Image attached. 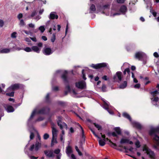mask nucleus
<instances>
[{
	"label": "nucleus",
	"mask_w": 159,
	"mask_h": 159,
	"mask_svg": "<svg viewBox=\"0 0 159 159\" xmlns=\"http://www.w3.org/2000/svg\"><path fill=\"white\" fill-rule=\"evenodd\" d=\"M159 134V126L156 128H151L149 131V135L153 137V139L156 141L159 140V136L158 134Z\"/></svg>",
	"instance_id": "1"
},
{
	"label": "nucleus",
	"mask_w": 159,
	"mask_h": 159,
	"mask_svg": "<svg viewBox=\"0 0 159 159\" xmlns=\"http://www.w3.org/2000/svg\"><path fill=\"white\" fill-rule=\"evenodd\" d=\"M41 137L39 134H37V139L35 145L32 144L30 146L29 150L33 151L34 149L36 152H37L41 147Z\"/></svg>",
	"instance_id": "2"
},
{
	"label": "nucleus",
	"mask_w": 159,
	"mask_h": 159,
	"mask_svg": "<svg viewBox=\"0 0 159 159\" xmlns=\"http://www.w3.org/2000/svg\"><path fill=\"white\" fill-rule=\"evenodd\" d=\"M52 137L51 141V145L52 146L54 145V143H57V142L56 139L57 130L55 128L53 127H52Z\"/></svg>",
	"instance_id": "3"
},
{
	"label": "nucleus",
	"mask_w": 159,
	"mask_h": 159,
	"mask_svg": "<svg viewBox=\"0 0 159 159\" xmlns=\"http://www.w3.org/2000/svg\"><path fill=\"white\" fill-rule=\"evenodd\" d=\"M107 64L106 63H102L97 64H92L91 67L95 69H98L101 68H104L107 66Z\"/></svg>",
	"instance_id": "4"
},
{
	"label": "nucleus",
	"mask_w": 159,
	"mask_h": 159,
	"mask_svg": "<svg viewBox=\"0 0 159 159\" xmlns=\"http://www.w3.org/2000/svg\"><path fill=\"white\" fill-rule=\"evenodd\" d=\"M21 85V84H15L11 85L7 89V92H10L11 90H12L14 91L19 89Z\"/></svg>",
	"instance_id": "5"
},
{
	"label": "nucleus",
	"mask_w": 159,
	"mask_h": 159,
	"mask_svg": "<svg viewBox=\"0 0 159 159\" xmlns=\"http://www.w3.org/2000/svg\"><path fill=\"white\" fill-rule=\"evenodd\" d=\"M75 85L76 87L81 89H84L86 87L85 82L83 80L77 82H76L75 83Z\"/></svg>",
	"instance_id": "6"
},
{
	"label": "nucleus",
	"mask_w": 159,
	"mask_h": 159,
	"mask_svg": "<svg viewBox=\"0 0 159 159\" xmlns=\"http://www.w3.org/2000/svg\"><path fill=\"white\" fill-rule=\"evenodd\" d=\"M68 72L67 71L65 70L61 76V78L63 81L66 83H69V81L67 77Z\"/></svg>",
	"instance_id": "7"
},
{
	"label": "nucleus",
	"mask_w": 159,
	"mask_h": 159,
	"mask_svg": "<svg viewBox=\"0 0 159 159\" xmlns=\"http://www.w3.org/2000/svg\"><path fill=\"white\" fill-rule=\"evenodd\" d=\"M48 112L50 111V108L47 107H44L37 111V114H45L46 113V111Z\"/></svg>",
	"instance_id": "8"
},
{
	"label": "nucleus",
	"mask_w": 159,
	"mask_h": 159,
	"mask_svg": "<svg viewBox=\"0 0 159 159\" xmlns=\"http://www.w3.org/2000/svg\"><path fill=\"white\" fill-rule=\"evenodd\" d=\"M78 125L80 127L82 131V137L80 140V142L81 146L84 143L85 141V136H84V129L78 123Z\"/></svg>",
	"instance_id": "9"
},
{
	"label": "nucleus",
	"mask_w": 159,
	"mask_h": 159,
	"mask_svg": "<svg viewBox=\"0 0 159 159\" xmlns=\"http://www.w3.org/2000/svg\"><path fill=\"white\" fill-rule=\"evenodd\" d=\"M122 72L121 71H117L116 72V75H114L113 77V79L115 81H116L117 79L116 77L118 78L119 82L122 80Z\"/></svg>",
	"instance_id": "10"
},
{
	"label": "nucleus",
	"mask_w": 159,
	"mask_h": 159,
	"mask_svg": "<svg viewBox=\"0 0 159 159\" xmlns=\"http://www.w3.org/2000/svg\"><path fill=\"white\" fill-rule=\"evenodd\" d=\"M43 53L46 55H49L53 53V51L50 48H46L43 50Z\"/></svg>",
	"instance_id": "11"
},
{
	"label": "nucleus",
	"mask_w": 159,
	"mask_h": 159,
	"mask_svg": "<svg viewBox=\"0 0 159 159\" xmlns=\"http://www.w3.org/2000/svg\"><path fill=\"white\" fill-rule=\"evenodd\" d=\"M61 120H59L57 121V124L58 126L60 127V129H62L63 127H64L66 129H68V126L67 124L65 122L62 123L61 124Z\"/></svg>",
	"instance_id": "12"
},
{
	"label": "nucleus",
	"mask_w": 159,
	"mask_h": 159,
	"mask_svg": "<svg viewBox=\"0 0 159 159\" xmlns=\"http://www.w3.org/2000/svg\"><path fill=\"white\" fill-rule=\"evenodd\" d=\"M44 154L48 157H54L53 152L52 150H47L44 151Z\"/></svg>",
	"instance_id": "13"
},
{
	"label": "nucleus",
	"mask_w": 159,
	"mask_h": 159,
	"mask_svg": "<svg viewBox=\"0 0 159 159\" xmlns=\"http://www.w3.org/2000/svg\"><path fill=\"white\" fill-rule=\"evenodd\" d=\"M73 151L70 145H68L67 146L66 150V152L67 156L69 157L70 156V154Z\"/></svg>",
	"instance_id": "14"
},
{
	"label": "nucleus",
	"mask_w": 159,
	"mask_h": 159,
	"mask_svg": "<svg viewBox=\"0 0 159 159\" xmlns=\"http://www.w3.org/2000/svg\"><path fill=\"white\" fill-rule=\"evenodd\" d=\"M56 13L54 12H51L49 15V18L50 19L53 20L55 19H57L58 18V16L56 14Z\"/></svg>",
	"instance_id": "15"
},
{
	"label": "nucleus",
	"mask_w": 159,
	"mask_h": 159,
	"mask_svg": "<svg viewBox=\"0 0 159 159\" xmlns=\"http://www.w3.org/2000/svg\"><path fill=\"white\" fill-rule=\"evenodd\" d=\"M147 155H148L149 157L152 159H155V155L153 151H152L151 149L147 153Z\"/></svg>",
	"instance_id": "16"
},
{
	"label": "nucleus",
	"mask_w": 159,
	"mask_h": 159,
	"mask_svg": "<svg viewBox=\"0 0 159 159\" xmlns=\"http://www.w3.org/2000/svg\"><path fill=\"white\" fill-rule=\"evenodd\" d=\"M134 57L136 59L140 60L143 58V54L141 52H139L135 53Z\"/></svg>",
	"instance_id": "17"
},
{
	"label": "nucleus",
	"mask_w": 159,
	"mask_h": 159,
	"mask_svg": "<svg viewBox=\"0 0 159 159\" xmlns=\"http://www.w3.org/2000/svg\"><path fill=\"white\" fill-rule=\"evenodd\" d=\"M127 8L126 6L123 5L121 6L119 10L123 14H125L127 11Z\"/></svg>",
	"instance_id": "18"
},
{
	"label": "nucleus",
	"mask_w": 159,
	"mask_h": 159,
	"mask_svg": "<svg viewBox=\"0 0 159 159\" xmlns=\"http://www.w3.org/2000/svg\"><path fill=\"white\" fill-rule=\"evenodd\" d=\"M152 103L155 106H157V104L156 103L159 100V98L158 97H153L152 98H151Z\"/></svg>",
	"instance_id": "19"
},
{
	"label": "nucleus",
	"mask_w": 159,
	"mask_h": 159,
	"mask_svg": "<svg viewBox=\"0 0 159 159\" xmlns=\"http://www.w3.org/2000/svg\"><path fill=\"white\" fill-rule=\"evenodd\" d=\"M133 126L136 128L141 129H142V126L140 124L137 122H134L133 123Z\"/></svg>",
	"instance_id": "20"
},
{
	"label": "nucleus",
	"mask_w": 159,
	"mask_h": 159,
	"mask_svg": "<svg viewBox=\"0 0 159 159\" xmlns=\"http://www.w3.org/2000/svg\"><path fill=\"white\" fill-rule=\"evenodd\" d=\"M113 130L115 131L117 136L118 135H120L121 134V131L120 127H115L113 129Z\"/></svg>",
	"instance_id": "21"
},
{
	"label": "nucleus",
	"mask_w": 159,
	"mask_h": 159,
	"mask_svg": "<svg viewBox=\"0 0 159 159\" xmlns=\"http://www.w3.org/2000/svg\"><path fill=\"white\" fill-rule=\"evenodd\" d=\"M7 111L8 112H13L14 109L11 106L8 105L7 107Z\"/></svg>",
	"instance_id": "22"
},
{
	"label": "nucleus",
	"mask_w": 159,
	"mask_h": 159,
	"mask_svg": "<svg viewBox=\"0 0 159 159\" xmlns=\"http://www.w3.org/2000/svg\"><path fill=\"white\" fill-rule=\"evenodd\" d=\"M32 50L34 52L37 53H39L40 49L37 46H33L31 48Z\"/></svg>",
	"instance_id": "23"
},
{
	"label": "nucleus",
	"mask_w": 159,
	"mask_h": 159,
	"mask_svg": "<svg viewBox=\"0 0 159 159\" xmlns=\"http://www.w3.org/2000/svg\"><path fill=\"white\" fill-rule=\"evenodd\" d=\"M123 116L128 119L130 121H131V118L130 116L126 112H123L122 114Z\"/></svg>",
	"instance_id": "24"
},
{
	"label": "nucleus",
	"mask_w": 159,
	"mask_h": 159,
	"mask_svg": "<svg viewBox=\"0 0 159 159\" xmlns=\"http://www.w3.org/2000/svg\"><path fill=\"white\" fill-rule=\"evenodd\" d=\"M127 86V82L126 81H124L123 83L121 84L119 86V88L121 89H124Z\"/></svg>",
	"instance_id": "25"
},
{
	"label": "nucleus",
	"mask_w": 159,
	"mask_h": 159,
	"mask_svg": "<svg viewBox=\"0 0 159 159\" xmlns=\"http://www.w3.org/2000/svg\"><path fill=\"white\" fill-rule=\"evenodd\" d=\"M10 52V50L8 48H4L0 49V53H8Z\"/></svg>",
	"instance_id": "26"
},
{
	"label": "nucleus",
	"mask_w": 159,
	"mask_h": 159,
	"mask_svg": "<svg viewBox=\"0 0 159 159\" xmlns=\"http://www.w3.org/2000/svg\"><path fill=\"white\" fill-rule=\"evenodd\" d=\"M107 134L108 136H110L111 135L113 137H116L117 138L118 137L117 134H116V132H108L107 133Z\"/></svg>",
	"instance_id": "27"
},
{
	"label": "nucleus",
	"mask_w": 159,
	"mask_h": 159,
	"mask_svg": "<svg viewBox=\"0 0 159 159\" xmlns=\"http://www.w3.org/2000/svg\"><path fill=\"white\" fill-rule=\"evenodd\" d=\"M129 139H125L122 138L120 141V143L121 144L128 143Z\"/></svg>",
	"instance_id": "28"
},
{
	"label": "nucleus",
	"mask_w": 159,
	"mask_h": 159,
	"mask_svg": "<svg viewBox=\"0 0 159 159\" xmlns=\"http://www.w3.org/2000/svg\"><path fill=\"white\" fill-rule=\"evenodd\" d=\"M105 142L106 141L102 140L101 138L99 139L98 141L99 144L101 146H103L105 145L106 144Z\"/></svg>",
	"instance_id": "29"
},
{
	"label": "nucleus",
	"mask_w": 159,
	"mask_h": 159,
	"mask_svg": "<svg viewBox=\"0 0 159 159\" xmlns=\"http://www.w3.org/2000/svg\"><path fill=\"white\" fill-rule=\"evenodd\" d=\"M150 149L148 148L147 146L145 144L143 145V151H145L146 152V153L148 152L149 150Z\"/></svg>",
	"instance_id": "30"
},
{
	"label": "nucleus",
	"mask_w": 159,
	"mask_h": 159,
	"mask_svg": "<svg viewBox=\"0 0 159 159\" xmlns=\"http://www.w3.org/2000/svg\"><path fill=\"white\" fill-rule=\"evenodd\" d=\"M93 124L95 127L97 128L98 130H100L102 129V127L100 125L97 124L96 123H94Z\"/></svg>",
	"instance_id": "31"
},
{
	"label": "nucleus",
	"mask_w": 159,
	"mask_h": 159,
	"mask_svg": "<svg viewBox=\"0 0 159 159\" xmlns=\"http://www.w3.org/2000/svg\"><path fill=\"white\" fill-rule=\"evenodd\" d=\"M57 103L58 105L62 106H64L66 105L65 102L62 101H58L57 102Z\"/></svg>",
	"instance_id": "32"
},
{
	"label": "nucleus",
	"mask_w": 159,
	"mask_h": 159,
	"mask_svg": "<svg viewBox=\"0 0 159 159\" xmlns=\"http://www.w3.org/2000/svg\"><path fill=\"white\" fill-rule=\"evenodd\" d=\"M14 92L13 91L10 93H7L6 94V96H9V97H13L14 96Z\"/></svg>",
	"instance_id": "33"
},
{
	"label": "nucleus",
	"mask_w": 159,
	"mask_h": 159,
	"mask_svg": "<svg viewBox=\"0 0 159 159\" xmlns=\"http://www.w3.org/2000/svg\"><path fill=\"white\" fill-rule=\"evenodd\" d=\"M90 10L91 11L94 12L96 11L95 7L94 5L92 4L90 7Z\"/></svg>",
	"instance_id": "34"
},
{
	"label": "nucleus",
	"mask_w": 159,
	"mask_h": 159,
	"mask_svg": "<svg viewBox=\"0 0 159 159\" xmlns=\"http://www.w3.org/2000/svg\"><path fill=\"white\" fill-rule=\"evenodd\" d=\"M158 93L159 92L157 90H155L153 92H152L151 93V94L152 95V96L153 97H155L156 95V94H158Z\"/></svg>",
	"instance_id": "35"
},
{
	"label": "nucleus",
	"mask_w": 159,
	"mask_h": 159,
	"mask_svg": "<svg viewBox=\"0 0 159 159\" xmlns=\"http://www.w3.org/2000/svg\"><path fill=\"white\" fill-rule=\"evenodd\" d=\"M127 73V74H129L130 73V70L129 68H127L125 69L124 71H123V74L124 75L126 74V73Z\"/></svg>",
	"instance_id": "36"
},
{
	"label": "nucleus",
	"mask_w": 159,
	"mask_h": 159,
	"mask_svg": "<svg viewBox=\"0 0 159 159\" xmlns=\"http://www.w3.org/2000/svg\"><path fill=\"white\" fill-rule=\"evenodd\" d=\"M46 102L47 103H49L50 102L49 100V94L48 93L45 98Z\"/></svg>",
	"instance_id": "37"
},
{
	"label": "nucleus",
	"mask_w": 159,
	"mask_h": 159,
	"mask_svg": "<svg viewBox=\"0 0 159 159\" xmlns=\"http://www.w3.org/2000/svg\"><path fill=\"white\" fill-rule=\"evenodd\" d=\"M90 130H91V131L92 132V133H93V134L95 136V137H96L97 138H98L99 139H100V137H99V136H98V135L94 131V130H93L92 129H91Z\"/></svg>",
	"instance_id": "38"
},
{
	"label": "nucleus",
	"mask_w": 159,
	"mask_h": 159,
	"mask_svg": "<svg viewBox=\"0 0 159 159\" xmlns=\"http://www.w3.org/2000/svg\"><path fill=\"white\" fill-rule=\"evenodd\" d=\"M75 149L76 151L78 152L79 155L80 156H82V152L79 150L78 147L77 146H75Z\"/></svg>",
	"instance_id": "39"
},
{
	"label": "nucleus",
	"mask_w": 159,
	"mask_h": 159,
	"mask_svg": "<svg viewBox=\"0 0 159 159\" xmlns=\"http://www.w3.org/2000/svg\"><path fill=\"white\" fill-rule=\"evenodd\" d=\"M106 87L105 84H103L102 86L101 89L103 92H105L106 90Z\"/></svg>",
	"instance_id": "40"
},
{
	"label": "nucleus",
	"mask_w": 159,
	"mask_h": 159,
	"mask_svg": "<svg viewBox=\"0 0 159 159\" xmlns=\"http://www.w3.org/2000/svg\"><path fill=\"white\" fill-rule=\"evenodd\" d=\"M109 142L110 143L109 144L111 147L114 148V147L117 146V145L116 143H113L111 140H109Z\"/></svg>",
	"instance_id": "41"
},
{
	"label": "nucleus",
	"mask_w": 159,
	"mask_h": 159,
	"mask_svg": "<svg viewBox=\"0 0 159 159\" xmlns=\"http://www.w3.org/2000/svg\"><path fill=\"white\" fill-rule=\"evenodd\" d=\"M24 50L26 52H29L32 51V49L30 47H27L24 49Z\"/></svg>",
	"instance_id": "42"
},
{
	"label": "nucleus",
	"mask_w": 159,
	"mask_h": 159,
	"mask_svg": "<svg viewBox=\"0 0 159 159\" xmlns=\"http://www.w3.org/2000/svg\"><path fill=\"white\" fill-rule=\"evenodd\" d=\"M135 145L137 148H139L140 147V143L138 140L136 141Z\"/></svg>",
	"instance_id": "43"
},
{
	"label": "nucleus",
	"mask_w": 159,
	"mask_h": 159,
	"mask_svg": "<svg viewBox=\"0 0 159 159\" xmlns=\"http://www.w3.org/2000/svg\"><path fill=\"white\" fill-rule=\"evenodd\" d=\"M36 113H37V111L35 110L34 111L30 116V119H31L33 118Z\"/></svg>",
	"instance_id": "44"
},
{
	"label": "nucleus",
	"mask_w": 159,
	"mask_h": 159,
	"mask_svg": "<svg viewBox=\"0 0 159 159\" xmlns=\"http://www.w3.org/2000/svg\"><path fill=\"white\" fill-rule=\"evenodd\" d=\"M39 29L42 33H43L45 30V28L43 26H41L39 28Z\"/></svg>",
	"instance_id": "45"
},
{
	"label": "nucleus",
	"mask_w": 159,
	"mask_h": 159,
	"mask_svg": "<svg viewBox=\"0 0 159 159\" xmlns=\"http://www.w3.org/2000/svg\"><path fill=\"white\" fill-rule=\"evenodd\" d=\"M84 69H83L82 71V78L84 80H85L86 79V78L85 76V75L84 73Z\"/></svg>",
	"instance_id": "46"
},
{
	"label": "nucleus",
	"mask_w": 159,
	"mask_h": 159,
	"mask_svg": "<svg viewBox=\"0 0 159 159\" xmlns=\"http://www.w3.org/2000/svg\"><path fill=\"white\" fill-rule=\"evenodd\" d=\"M56 39V36L54 34L52 35V36L51 38V41L52 42H54Z\"/></svg>",
	"instance_id": "47"
},
{
	"label": "nucleus",
	"mask_w": 159,
	"mask_h": 159,
	"mask_svg": "<svg viewBox=\"0 0 159 159\" xmlns=\"http://www.w3.org/2000/svg\"><path fill=\"white\" fill-rule=\"evenodd\" d=\"M65 89L68 91H70L71 89L70 85L69 84L66 85L65 87Z\"/></svg>",
	"instance_id": "48"
},
{
	"label": "nucleus",
	"mask_w": 159,
	"mask_h": 159,
	"mask_svg": "<svg viewBox=\"0 0 159 159\" xmlns=\"http://www.w3.org/2000/svg\"><path fill=\"white\" fill-rule=\"evenodd\" d=\"M49 137V135L47 133H45L43 135V139H47Z\"/></svg>",
	"instance_id": "49"
},
{
	"label": "nucleus",
	"mask_w": 159,
	"mask_h": 159,
	"mask_svg": "<svg viewBox=\"0 0 159 159\" xmlns=\"http://www.w3.org/2000/svg\"><path fill=\"white\" fill-rule=\"evenodd\" d=\"M34 137V134L33 132H31L30 135V140L33 139Z\"/></svg>",
	"instance_id": "50"
},
{
	"label": "nucleus",
	"mask_w": 159,
	"mask_h": 159,
	"mask_svg": "<svg viewBox=\"0 0 159 159\" xmlns=\"http://www.w3.org/2000/svg\"><path fill=\"white\" fill-rule=\"evenodd\" d=\"M106 110L107 111L111 114H114L113 112V111L111 109H109V108H106Z\"/></svg>",
	"instance_id": "51"
},
{
	"label": "nucleus",
	"mask_w": 159,
	"mask_h": 159,
	"mask_svg": "<svg viewBox=\"0 0 159 159\" xmlns=\"http://www.w3.org/2000/svg\"><path fill=\"white\" fill-rule=\"evenodd\" d=\"M140 87V84H137L134 85V88L135 89H139Z\"/></svg>",
	"instance_id": "52"
},
{
	"label": "nucleus",
	"mask_w": 159,
	"mask_h": 159,
	"mask_svg": "<svg viewBox=\"0 0 159 159\" xmlns=\"http://www.w3.org/2000/svg\"><path fill=\"white\" fill-rule=\"evenodd\" d=\"M16 32H14L12 33L11 34V37L12 38H16Z\"/></svg>",
	"instance_id": "53"
},
{
	"label": "nucleus",
	"mask_w": 159,
	"mask_h": 159,
	"mask_svg": "<svg viewBox=\"0 0 159 159\" xmlns=\"http://www.w3.org/2000/svg\"><path fill=\"white\" fill-rule=\"evenodd\" d=\"M116 1L118 3H123L125 2V0H117Z\"/></svg>",
	"instance_id": "54"
},
{
	"label": "nucleus",
	"mask_w": 159,
	"mask_h": 159,
	"mask_svg": "<svg viewBox=\"0 0 159 159\" xmlns=\"http://www.w3.org/2000/svg\"><path fill=\"white\" fill-rule=\"evenodd\" d=\"M20 25L21 26H24L25 25V23L23 20H20Z\"/></svg>",
	"instance_id": "55"
},
{
	"label": "nucleus",
	"mask_w": 159,
	"mask_h": 159,
	"mask_svg": "<svg viewBox=\"0 0 159 159\" xmlns=\"http://www.w3.org/2000/svg\"><path fill=\"white\" fill-rule=\"evenodd\" d=\"M60 150L59 149H56L54 151V152L56 154H58L60 152Z\"/></svg>",
	"instance_id": "56"
},
{
	"label": "nucleus",
	"mask_w": 159,
	"mask_h": 159,
	"mask_svg": "<svg viewBox=\"0 0 159 159\" xmlns=\"http://www.w3.org/2000/svg\"><path fill=\"white\" fill-rule=\"evenodd\" d=\"M3 21L2 20L0 19V27H2L3 26Z\"/></svg>",
	"instance_id": "57"
},
{
	"label": "nucleus",
	"mask_w": 159,
	"mask_h": 159,
	"mask_svg": "<svg viewBox=\"0 0 159 159\" xmlns=\"http://www.w3.org/2000/svg\"><path fill=\"white\" fill-rule=\"evenodd\" d=\"M153 55L156 58H158L159 57V55L157 52H154L153 53Z\"/></svg>",
	"instance_id": "58"
},
{
	"label": "nucleus",
	"mask_w": 159,
	"mask_h": 159,
	"mask_svg": "<svg viewBox=\"0 0 159 159\" xmlns=\"http://www.w3.org/2000/svg\"><path fill=\"white\" fill-rule=\"evenodd\" d=\"M36 14V11H34L32 13L31 15V16L32 17H33Z\"/></svg>",
	"instance_id": "59"
},
{
	"label": "nucleus",
	"mask_w": 159,
	"mask_h": 159,
	"mask_svg": "<svg viewBox=\"0 0 159 159\" xmlns=\"http://www.w3.org/2000/svg\"><path fill=\"white\" fill-rule=\"evenodd\" d=\"M43 120V118L41 117H39L36 120V121H42Z\"/></svg>",
	"instance_id": "60"
},
{
	"label": "nucleus",
	"mask_w": 159,
	"mask_h": 159,
	"mask_svg": "<svg viewBox=\"0 0 159 159\" xmlns=\"http://www.w3.org/2000/svg\"><path fill=\"white\" fill-rule=\"evenodd\" d=\"M23 17V15L22 13H20L18 14L17 17L19 19H20Z\"/></svg>",
	"instance_id": "61"
},
{
	"label": "nucleus",
	"mask_w": 159,
	"mask_h": 159,
	"mask_svg": "<svg viewBox=\"0 0 159 159\" xmlns=\"http://www.w3.org/2000/svg\"><path fill=\"white\" fill-rule=\"evenodd\" d=\"M104 108L105 109H106V108H109V107H108V104L107 103H104Z\"/></svg>",
	"instance_id": "62"
},
{
	"label": "nucleus",
	"mask_w": 159,
	"mask_h": 159,
	"mask_svg": "<svg viewBox=\"0 0 159 159\" xmlns=\"http://www.w3.org/2000/svg\"><path fill=\"white\" fill-rule=\"evenodd\" d=\"M101 134L102 137L103 138V140L104 141H106V136L105 134H102V133H100Z\"/></svg>",
	"instance_id": "63"
},
{
	"label": "nucleus",
	"mask_w": 159,
	"mask_h": 159,
	"mask_svg": "<svg viewBox=\"0 0 159 159\" xmlns=\"http://www.w3.org/2000/svg\"><path fill=\"white\" fill-rule=\"evenodd\" d=\"M53 90L55 91H57L59 90V88L57 86H55L53 88Z\"/></svg>",
	"instance_id": "64"
}]
</instances>
